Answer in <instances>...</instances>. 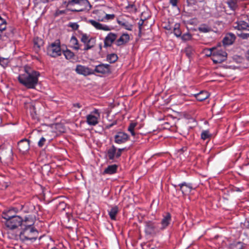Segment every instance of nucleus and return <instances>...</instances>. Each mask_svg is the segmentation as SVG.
<instances>
[{
    "label": "nucleus",
    "instance_id": "f257e3e1",
    "mask_svg": "<svg viewBox=\"0 0 249 249\" xmlns=\"http://www.w3.org/2000/svg\"><path fill=\"white\" fill-rule=\"evenodd\" d=\"M40 73L34 70H27L26 68L23 73L20 74L18 77L19 82L29 89H34L38 82Z\"/></svg>",
    "mask_w": 249,
    "mask_h": 249
},
{
    "label": "nucleus",
    "instance_id": "f03ea898",
    "mask_svg": "<svg viewBox=\"0 0 249 249\" xmlns=\"http://www.w3.org/2000/svg\"><path fill=\"white\" fill-rule=\"evenodd\" d=\"M23 226L19 235V239L23 242H34L38 237V231L33 226V224H23Z\"/></svg>",
    "mask_w": 249,
    "mask_h": 249
},
{
    "label": "nucleus",
    "instance_id": "7ed1b4c3",
    "mask_svg": "<svg viewBox=\"0 0 249 249\" xmlns=\"http://www.w3.org/2000/svg\"><path fill=\"white\" fill-rule=\"evenodd\" d=\"M210 55L212 56V60L214 63H221L227 59V53L220 48H212L210 49Z\"/></svg>",
    "mask_w": 249,
    "mask_h": 249
},
{
    "label": "nucleus",
    "instance_id": "20e7f679",
    "mask_svg": "<svg viewBox=\"0 0 249 249\" xmlns=\"http://www.w3.org/2000/svg\"><path fill=\"white\" fill-rule=\"evenodd\" d=\"M73 6L77 5V9L68 8L67 10L72 12H82L85 10H89L91 5L88 0H74Z\"/></svg>",
    "mask_w": 249,
    "mask_h": 249
},
{
    "label": "nucleus",
    "instance_id": "39448f33",
    "mask_svg": "<svg viewBox=\"0 0 249 249\" xmlns=\"http://www.w3.org/2000/svg\"><path fill=\"white\" fill-rule=\"evenodd\" d=\"M161 231L159 223L152 221L145 222V232L147 234H156Z\"/></svg>",
    "mask_w": 249,
    "mask_h": 249
},
{
    "label": "nucleus",
    "instance_id": "423d86ee",
    "mask_svg": "<svg viewBox=\"0 0 249 249\" xmlns=\"http://www.w3.org/2000/svg\"><path fill=\"white\" fill-rule=\"evenodd\" d=\"M27 221V218H25L24 221H23L20 216H15L11 219L6 220L5 225L9 229L14 230L21 226L22 222L26 223Z\"/></svg>",
    "mask_w": 249,
    "mask_h": 249
},
{
    "label": "nucleus",
    "instance_id": "0eeeda50",
    "mask_svg": "<svg viewBox=\"0 0 249 249\" xmlns=\"http://www.w3.org/2000/svg\"><path fill=\"white\" fill-rule=\"evenodd\" d=\"M100 118V113L98 109H94L90 114L86 117L87 124L91 126H95L99 123V119Z\"/></svg>",
    "mask_w": 249,
    "mask_h": 249
},
{
    "label": "nucleus",
    "instance_id": "6e6552de",
    "mask_svg": "<svg viewBox=\"0 0 249 249\" xmlns=\"http://www.w3.org/2000/svg\"><path fill=\"white\" fill-rule=\"evenodd\" d=\"M47 54L53 57L61 54V50L59 42L52 43L47 48Z\"/></svg>",
    "mask_w": 249,
    "mask_h": 249
},
{
    "label": "nucleus",
    "instance_id": "1a4fd4ad",
    "mask_svg": "<svg viewBox=\"0 0 249 249\" xmlns=\"http://www.w3.org/2000/svg\"><path fill=\"white\" fill-rule=\"evenodd\" d=\"M117 155V148L114 145H112L107 149L106 156L107 160H111L112 161H116V160L120 158L119 156Z\"/></svg>",
    "mask_w": 249,
    "mask_h": 249
},
{
    "label": "nucleus",
    "instance_id": "9d476101",
    "mask_svg": "<svg viewBox=\"0 0 249 249\" xmlns=\"http://www.w3.org/2000/svg\"><path fill=\"white\" fill-rule=\"evenodd\" d=\"M129 139V136L124 132H119L114 136V142L117 144H122L127 142Z\"/></svg>",
    "mask_w": 249,
    "mask_h": 249
},
{
    "label": "nucleus",
    "instance_id": "9b49d317",
    "mask_svg": "<svg viewBox=\"0 0 249 249\" xmlns=\"http://www.w3.org/2000/svg\"><path fill=\"white\" fill-rule=\"evenodd\" d=\"M18 146L19 151L22 154H25L30 148V141L27 139H23L18 142Z\"/></svg>",
    "mask_w": 249,
    "mask_h": 249
},
{
    "label": "nucleus",
    "instance_id": "f8f14e48",
    "mask_svg": "<svg viewBox=\"0 0 249 249\" xmlns=\"http://www.w3.org/2000/svg\"><path fill=\"white\" fill-rule=\"evenodd\" d=\"M75 71L78 74L84 75L85 76L89 75L94 73L93 71L88 67L81 65H77L76 66Z\"/></svg>",
    "mask_w": 249,
    "mask_h": 249
},
{
    "label": "nucleus",
    "instance_id": "ddd939ff",
    "mask_svg": "<svg viewBox=\"0 0 249 249\" xmlns=\"http://www.w3.org/2000/svg\"><path fill=\"white\" fill-rule=\"evenodd\" d=\"M117 35L113 33H109L104 39V47H111L112 43L116 40Z\"/></svg>",
    "mask_w": 249,
    "mask_h": 249
},
{
    "label": "nucleus",
    "instance_id": "4468645a",
    "mask_svg": "<svg viewBox=\"0 0 249 249\" xmlns=\"http://www.w3.org/2000/svg\"><path fill=\"white\" fill-rule=\"evenodd\" d=\"M18 213V209L17 208H11L7 211H5L2 212L1 213L2 217L7 220L8 219H11L15 216H18L16 214Z\"/></svg>",
    "mask_w": 249,
    "mask_h": 249
},
{
    "label": "nucleus",
    "instance_id": "2eb2a0df",
    "mask_svg": "<svg viewBox=\"0 0 249 249\" xmlns=\"http://www.w3.org/2000/svg\"><path fill=\"white\" fill-rule=\"evenodd\" d=\"M88 22L91 24L97 30H101L105 31H108L111 30V28L109 26L101 24L94 20L89 19Z\"/></svg>",
    "mask_w": 249,
    "mask_h": 249
},
{
    "label": "nucleus",
    "instance_id": "dca6fc26",
    "mask_svg": "<svg viewBox=\"0 0 249 249\" xmlns=\"http://www.w3.org/2000/svg\"><path fill=\"white\" fill-rule=\"evenodd\" d=\"M178 186L179 187V190L183 195H188L193 189L192 184L191 183H187L185 182L179 184Z\"/></svg>",
    "mask_w": 249,
    "mask_h": 249
},
{
    "label": "nucleus",
    "instance_id": "f3484780",
    "mask_svg": "<svg viewBox=\"0 0 249 249\" xmlns=\"http://www.w3.org/2000/svg\"><path fill=\"white\" fill-rule=\"evenodd\" d=\"M94 71L97 73L106 74L110 72V65L108 64H100L95 67Z\"/></svg>",
    "mask_w": 249,
    "mask_h": 249
},
{
    "label": "nucleus",
    "instance_id": "a211bd4d",
    "mask_svg": "<svg viewBox=\"0 0 249 249\" xmlns=\"http://www.w3.org/2000/svg\"><path fill=\"white\" fill-rule=\"evenodd\" d=\"M171 222V215L169 213H166L163 215V218L161 221V226L160 229L163 231L167 228Z\"/></svg>",
    "mask_w": 249,
    "mask_h": 249
},
{
    "label": "nucleus",
    "instance_id": "6ab92c4d",
    "mask_svg": "<svg viewBox=\"0 0 249 249\" xmlns=\"http://www.w3.org/2000/svg\"><path fill=\"white\" fill-rule=\"evenodd\" d=\"M233 27L238 30H248L249 28V25L246 22L239 20L233 24Z\"/></svg>",
    "mask_w": 249,
    "mask_h": 249
},
{
    "label": "nucleus",
    "instance_id": "aec40b11",
    "mask_svg": "<svg viewBox=\"0 0 249 249\" xmlns=\"http://www.w3.org/2000/svg\"><path fill=\"white\" fill-rule=\"evenodd\" d=\"M130 40V36L127 34H123L116 41V44L118 46H120L127 43Z\"/></svg>",
    "mask_w": 249,
    "mask_h": 249
},
{
    "label": "nucleus",
    "instance_id": "412c9836",
    "mask_svg": "<svg viewBox=\"0 0 249 249\" xmlns=\"http://www.w3.org/2000/svg\"><path fill=\"white\" fill-rule=\"evenodd\" d=\"M235 39V35L232 33H229L224 37L223 43L224 45H230L233 43Z\"/></svg>",
    "mask_w": 249,
    "mask_h": 249
},
{
    "label": "nucleus",
    "instance_id": "4be33fe9",
    "mask_svg": "<svg viewBox=\"0 0 249 249\" xmlns=\"http://www.w3.org/2000/svg\"><path fill=\"white\" fill-rule=\"evenodd\" d=\"M118 166L116 164H112L108 166L104 171L103 174L112 175L117 172Z\"/></svg>",
    "mask_w": 249,
    "mask_h": 249
},
{
    "label": "nucleus",
    "instance_id": "5701e85b",
    "mask_svg": "<svg viewBox=\"0 0 249 249\" xmlns=\"http://www.w3.org/2000/svg\"><path fill=\"white\" fill-rule=\"evenodd\" d=\"M119 212V209L117 206L113 207L108 211V214L110 218L112 220H116V215Z\"/></svg>",
    "mask_w": 249,
    "mask_h": 249
},
{
    "label": "nucleus",
    "instance_id": "b1692460",
    "mask_svg": "<svg viewBox=\"0 0 249 249\" xmlns=\"http://www.w3.org/2000/svg\"><path fill=\"white\" fill-rule=\"evenodd\" d=\"M70 43L71 45V47L77 51L79 50H82V48L80 47V45L79 43L78 40L76 38V37L74 36H72L70 40Z\"/></svg>",
    "mask_w": 249,
    "mask_h": 249
},
{
    "label": "nucleus",
    "instance_id": "393cba45",
    "mask_svg": "<svg viewBox=\"0 0 249 249\" xmlns=\"http://www.w3.org/2000/svg\"><path fill=\"white\" fill-rule=\"evenodd\" d=\"M209 96L208 92L205 91H200L199 93L195 95L196 99L199 101H203L208 98Z\"/></svg>",
    "mask_w": 249,
    "mask_h": 249
},
{
    "label": "nucleus",
    "instance_id": "a878e982",
    "mask_svg": "<svg viewBox=\"0 0 249 249\" xmlns=\"http://www.w3.org/2000/svg\"><path fill=\"white\" fill-rule=\"evenodd\" d=\"M245 247V244L240 241L233 242L231 245V249H244Z\"/></svg>",
    "mask_w": 249,
    "mask_h": 249
},
{
    "label": "nucleus",
    "instance_id": "bb28decb",
    "mask_svg": "<svg viewBox=\"0 0 249 249\" xmlns=\"http://www.w3.org/2000/svg\"><path fill=\"white\" fill-rule=\"evenodd\" d=\"M198 30L200 33H206L211 31L212 28L206 24H202L198 28Z\"/></svg>",
    "mask_w": 249,
    "mask_h": 249
},
{
    "label": "nucleus",
    "instance_id": "cd10ccee",
    "mask_svg": "<svg viewBox=\"0 0 249 249\" xmlns=\"http://www.w3.org/2000/svg\"><path fill=\"white\" fill-rule=\"evenodd\" d=\"M84 47L83 49H82V50H83V51H88L89 49H91V48H92L94 46V44H95V42H94V39H92L90 40H89V41H88V42L86 43H84Z\"/></svg>",
    "mask_w": 249,
    "mask_h": 249
},
{
    "label": "nucleus",
    "instance_id": "c85d7f7f",
    "mask_svg": "<svg viewBox=\"0 0 249 249\" xmlns=\"http://www.w3.org/2000/svg\"><path fill=\"white\" fill-rule=\"evenodd\" d=\"M63 54L65 58L68 60L73 59L75 56L73 52L68 49L63 52Z\"/></svg>",
    "mask_w": 249,
    "mask_h": 249
},
{
    "label": "nucleus",
    "instance_id": "c756f323",
    "mask_svg": "<svg viewBox=\"0 0 249 249\" xmlns=\"http://www.w3.org/2000/svg\"><path fill=\"white\" fill-rule=\"evenodd\" d=\"M118 58V56L115 53H111L108 54L107 57V61L110 63H113L115 62L117 60Z\"/></svg>",
    "mask_w": 249,
    "mask_h": 249
},
{
    "label": "nucleus",
    "instance_id": "7c9ffc66",
    "mask_svg": "<svg viewBox=\"0 0 249 249\" xmlns=\"http://www.w3.org/2000/svg\"><path fill=\"white\" fill-rule=\"evenodd\" d=\"M180 25L179 24H176L174 28V34L177 37L181 36V31L179 28Z\"/></svg>",
    "mask_w": 249,
    "mask_h": 249
},
{
    "label": "nucleus",
    "instance_id": "2f4dec72",
    "mask_svg": "<svg viewBox=\"0 0 249 249\" xmlns=\"http://www.w3.org/2000/svg\"><path fill=\"white\" fill-rule=\"evenodd\" d=\"M67 204L63 201L59 202L56 206V209L59 212H62L66 209Z\"/></svg>",
    "mask_w": 249,
    "mask_h": 249
},
{
    "label": "nucleus",
    "instance_id": "473e14b6",
    "mask_svg": "<svg viewBox=\"0 0 249 249\" xmlns=\"http://www.w3.org/2000/svg\"><path fill=\"white\" fill-rule=\"evenodd\" d=\"M227 4L231 9L234 10L237 6V0H227Z\"/></svg>",
    "mask_w": 249,
    "mask_h": 249
},
{
    "label": "nucleus",
    "instance_id": "72a5a7b5",
    "mask_svg": "<svg viewBox=\"0 0 249 249\" xmlns=\"http://www.w3.org/2000/svg\"><path fill=\"white\" fill-rule=\"evenodd\" d=\"M115 18L114 14H106L105 17L103 18H98L99 21H104L106 20H110L113 19Z\"/></svg>",
    "mask_w": 249,
    "mask_h": 249
},
{
    "label": "nucleus",
    "instance_id": "f704fd0d",
    "mask_svg": "<svg viewBox=\"0 0 249 249\" xmlns=\"http://www.w3.org/2000/svg\"><path fill=\"white\" fill-rule=\"evenodd\" d=\"M125 9L130 13H135L137 10L135 5L132 3L128 4V5L125 7Z\"/></svg>",
    "mask_w": 249,
    "mask_h": 249
},
{
    "label": "nucleus",
    "instance_id": "c9c22d12",
    "mask_svg": "<svg viewBox=\"0 0 249 249\" xmlns=\"http://www.w3.org/2000/svg\"><path fill=\"white\" fill-rule=\"evenodd\" d=\"M93 38L89 37V36L86 34H83L81 37V41L83 43H86Z\"/></svg>",
    "mask_w": 249,
    "mask_h": 249
},
{
    "label": "nucleus",
    "instance_id": "e433bc0d",
    "mask_svg": "<svg viewBox=\"0 0 249 249\" xmlns=\"http://www.w3.org/2000/svg\"><path fill=\"white\" fill-rule=\"evenodd\" d=\"M136 126V124L135 123H131L128 127V131H129L131 134L134 136L135 135V133L134 132L135 127Z\"/></svg>",
    "mask_w": 249,
    "mask_h": 249
},
{
    "label": "nucleus",
    "instance_id": "4c0bfd02",
    "mask_svg": "<svg viewBox=\"0 0 249 249\" xmlns=\"http://www.w3.org/2000/svg\"><path fill=\"white\" fill-rule=\"evenodd\" d=\"M211 135L209 131L205 130L202 132L201 134V138L203 140H206L211 137Z\"/></svg>",
    "mask_w": 249,
    "mask_h": 249
},
{
    "label": "nucleus",
    "instance_id": "58836bf2",
    "mask_svg": "<svg viewBox=\"0 0 249 249\" xmlns=\"http://www.w3.org/2000/svg\"><path fill=\"white\" fill-rule=\"evenodd\" d=\"M9 63L7 58L0 57V65L3 67H5L8 65Z\"/></svg>",
    "mask_w": 249,
    "mask_h": 249
},
{
    "label": "nucleus",
    "instance_id": "ea45409f",
    "mask_svg": "<svg viewBox=\"0 0 249 249\" xmlns=\"http://www.w3.org/2000/svg\"><path fill=\"white\" fill-rule=\"evenodd\" d=\"M74 0H68V1H64L63 2V5H65L67 9L71 8L70 7L73 6Z\"/></svg>",
    "mask_w": 249,
    "mask_h": 249
},
{
    "label": "nucleus",
    "instance_id": "a19ab883",
    "mask_svg": "<svg viewBox=\"0 0 249 249\" xmlns=\"http://www.w3.org/2000/svg\"><path fill=\"white\" fill-rule=\"evenodd\" d=\"M181 37L182 40H183L184 41H187V40H189L191 39L192 35L190 33H185V34H183L181 36Z\"/></svg>",
    "mask_w": 249,
    "mask_h": 249
},
{
    "label": "nucleus",
    "instance_id": "79ce46f5",
    "mask_svg": "<svg viewBox=\"0 0 249 249\" xmlns=\"http://www.w3.org/2000/svg\"><path fill=\"white\" fill-rule=\"evenodd\" d=\"M67 11H69L68 10H67V9L66 10H60L58 9L56 10L54 15L55 17H58L60 15L66 14Z\"/></svg>",
    "mask_w": 249,
    "mask_h": 249
},
{
    "label": "nucleus",
    "instance_id": "37998d69",
    "mask_svg": "<svg viewBox=\"0 0 249 249\" xmlns=\"http://www.w3.org/2000/svg\"><path fill=\"white\" fill-rule=\"evenodd\" d=\"M46 140L44 137H41L38 142L37 145L39 147H42L45 144Z\"/></svg>",
    "mask_w": 249,
    "mask_h": 249
},
{
    "label": "nucleus",
    "instance_id": "c03bdc74",
    "mask_svg": "<svg viewBox=\"0 0 249 249\" xmlns=\"http://www.w3.org/2000/svg\"><path fill=\"white\" fill-rule=\"evenodd\" d=\"M69 27L71 28L74 30H76L79 27V25L77 23L70 22L69 24Z\"/></svg>",
    "mask_w": 249,
    "mask_h": 249
},
{
    "label": "nucleus",
    "instance_id": "a18cd8bd",
    "mask_svg": "<svg viewBox=\"0 0 249 249\" xmlns=\"http://www.w3.org/2000/svg\"><path fill=\"white\" fill-rule=\"evenodd\" d=\"M192 48L191 47H188L186 48L185 52L186 55L188 57H191V56L192 55Z\"/></svg>",
    "mask_w": 249,
    "mask_h": 249
},
{
    "label": "nucleus",
    "instance_id": "49530a36",
    "mask_svg": "<svg viewBox=\"0 0 249 249\" xmlns=\"http://www.w3.org/2000/svg\"><path fill=\"white\" fill-rule=\"evenodd\" d=\"M144 23V20L141 19L138 22L139 34H141L142 30V26Z\"/></svg>",
    "mask_w": 249,
    "mask_h": 249
},
{
    "label": "nucleus",
    "instance_id": "de8ad7c7",
    "mask_svg": "<svg viewBox=\"0 0 249 249\" xmlns=\"http://www.w3.org/2000/svg\"><path fill=\"white\" fill-rule=\"evenodd\" d=\"M125 148H117V156H119V157H121L122 152L124 151Z\"/></svg>",
    "mask_w": 249,
    "mask_h": 249
},
{
    "label": "nucleus",
    "instance_id": "09e8293b",
    "mask_svg": "<svg viewBox=\"0 0 249 249\" xmlns=\"http://www.w3.org/2000/svg\"><path fill=\"white\" fill-rule=\"evenodd\" d=\"M177 2L178 0H170V3L173 7L177 5Z\"/></svg>",
    "mask_w": 249,
    "mask_h": 249
},
{
    "label": "nucleus",
    "instance_id": "8fccbe9b",
    "mask_svg": "<svg viewBox=\"0 0 249 249\" xmlns=\"http://www.w3.org/2000/svg\"><path fill=\"white\" fill-rule=\"evenodd\" d=\"M73 106L74 107H77L78 108H80L81 107V105H80V104L79 103H75V104H73Z\"/></svg>",
    "mask_w": 249,
    "mask_h": 249
},
{
    "label": "nucleus",
    "instance_id": "3c124183",
    "mask_svg": "<svg viewBox=\"0 0 249 249\" xmlns=\"http://www.w3.org/2000/svg\"><path fill=\"white\" fill-rule=\"evenodd\" d=\"M4 151H2L1 152H0V160H1L2 158H4Z\"/></svg>",
    "mask_w": 249,
    "mask_h": 249
},
{
    "label": "nucleus",
    "instance_id": "603ef678",
    "mask_svg": "<svg viewBox=\"0 0 249 249\" xmlns=\"http://www.w3.org/2000/svg\"><path fill=\"white\" fill-rule=\"evenodd\" d=\"M246 57L247 59L249 61V50L247 53L246 54Z\"/></svg>",
    "mask_w": 249,
    "mask_h": 249
},
{
    "label": "nucleus",
    "instance_id": "864d4df0",
    "mask_svg": "<svg viewBox=\"0 0 249 249\" xmlns=\"http://www.w3.org/2000/svg\"><path fill=\"white\" fill-rule=\"evenodd\" d=\"M115 124H116V123H112L111 124H109L107 127V128H110L111 127H112L113 125H114Z\"/></svg>",
    "mask_w": 249,
    "mask_h": 249
},
{
    "label": "nucleus",
    "instance_id": "5fc2aeb1",
    "mask_svg": "<svg viewBox=\"0 0 249 249\" xmlns=\"http://www.w3.org/2000/svg\"><path fill=\"white\" fill-rule=\"evenodd\" d=\"M241 37H242L243 38H245L246 36V34H241L240 35Z\"/></svg>",
    "mask_w": 249,
    "mask_h": 249
},
{
    "label": "nucleus",
    "instance_id": "6e6d98bb",
    "mask_svg": "<svg viewBox=\"0 0 249 249\" xmlns=\"http://www.w3.org/2000/svg\"><path fill=\"white\" fill-rule=\"evenodd\" d=\"M203 0H196V2H201Z\"/></svg>",
    "mask_w": 249,
    "mask_h": 249
},
{
    "label": "nucleus",
    "instance_id": "4d7b16f0",
    "mask_svg": "<svg viewBox=\"0 0 249 249\" xmlns=\"http://www.w3.org/2000/svg\"><path fill=\"white\" fill-rule=\"evenodd\" d=\"M126 29H127V30H131V28H126Z\"/></svg>",
    "mask_w": 249,
    "mask_h": 249
},
{
    "label": "nucleus",
    "instance_id": "13d9d810",
    "mask_svg": "<svg viewBox=\"0 0 249 249\" xmlns=\"http://www.w3.org/2000/svg\"><path fill=\"white\" fill-rule=\"evenodd\" d=\"M52 249H58L57 248L54 247V248H52Z\"/></svg>",
    "mask_w": 249,
    "mask_h": 249
},
{
    "label": "nucleus",
    "instance_id": "bf43d9fd",
    "mask_svg": "<svg viewBox=\"0 0 249 249\" xmlns=\"http://www.w3.org/2000/svg\"><path fill=\"white\" fill-rule=\"evenodd\" d=\"M35 44H36V45H37L38 47H39V45H38V44H37L36 42H35Z\"/></svg>",
    "mask_w": 249,
    "mask_h": 249
},
{
    "label": "nucleus",
    "instance_id": "052dcab7",
    "mask_svg": "<svg viewBox=\"0 0 249 249\" xmlns=\"http://www.w3.org/2000/svg\"><path fill=\"white\" fill-rule=\"evenodd\" d=\"M174 187H175V188H177V185H174Z\"/></svg>",
    "mask_w": 249,
    "mask_h": 249
},
{
    "label": "nucleus",
    "instance_id": "680f3d73",
    "mask_svg": "<svg viewBox=\"0 0 249 249\" xmlns=\"http://www.w3.org/2000/svg\"><path fill=\"white\" fill-rule=\"evenodd\" d=\"M100 49H102V45H101V44L100 45Z\"/></svg>",
    "mask_w": 249,
    "mask_h": 249
},
{
    "label": "nucleus",
    "instance_id": "e2e57ef3",
    "mask_svg": "<svg viewBox=\"0 0 249 249\" xmlns=\"http://www.w3.org/2000/svg\"><path fill=\"white\" fill-rule=\"evenodd\" d=\"M151 249H154L153 248H152Z\"/></svg>",
    "mask_w": 249,
    "mask_h": 249
}]
</instances>
